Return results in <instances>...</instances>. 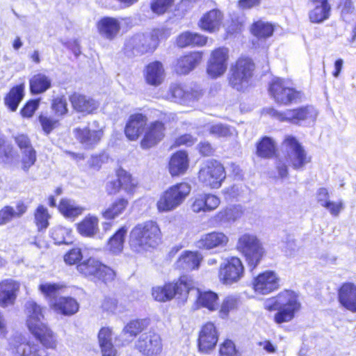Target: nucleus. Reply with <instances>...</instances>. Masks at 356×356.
<instances>
[{
  "label": "nucleus",
  "mask_w": 356,
  "mask_h": 356,
  "mask_svg": "<svg viewBox=\"0 0 356 356\" xmlns=\"http://www.w3.org/2000/svg\"><path fill=\"white\" fill-rule=\"evenodd\" d=\"M161 241L160 228L156 222L152 220L137 225L130 233V247L138 253L155 248Z\"/></svg>",
  "instance_id": "nucleus-1"
},
{
  "label": "nucleus",
  "mask_w": 356,
  "mask_h": 356,
  "mask_svg": "<svg viewBox=\"0 0 356 356\" xmlns=\"http://www.w3.org/2000/svg\"><path fill=\"white\" fill-rule=\"evenodd\" d=\"M194 287L193 280L186 275L181 276L176 282L156 286L152 289V296L158 302H167L173 298L185 302L188 293Z\"/></svg>",
  "instance_id": "nucleus-2"
},
{
  "label": "nucleus",
  "mask_w": 356,
  "mask_h": 356,
  "mask_svg": "<svg viewBox=\"0 0 356 356\" xmlns=\"http://www.w3.org/2000/svg\"><path fill=\"white\" fill-rule=\"evenodd\" d=\"M265 307L268 310H278L275 315V321L282 323L289 322L294 317V314L300 309V304L296 294L286 290L267 300Z\"/></svg>",
  "instance_id": "nucleus-3"
},
{
  "label": "nucleus",
  "mask_w": 356,
  "mask_h": 356,
  "mask_svg": "<svg viewBox=\"0 0 356 356\" xmlns=\"http://www.w3.org/2000/svg\"><path fill=\"white\" fill-rule=\"evenodd\" d=\"M191 191V186L187 182L173 184L159 195L156 206L159 213H168L176 210L186 200Z\"/></svg>",
  "instance_id": "nucleus-4"
},
{
  "label": "nucleus",
  "mask_w": 356,
  "mask_h": 356,
  "mask_svg": "<svg viewBox=\"0 0 356 356\" xmlns=\"http://www.w3.org/2000/svg\"><path fill=\"white\" fill-rule=\"evenodd\" d=\"M236 249L243 254L248 265L255 268L265 255V249L262 242L253 233L245 232L238 237Z\"/></svg>",
  "instance_id": "nucleus-5"
},
{
  "label": "nucleus",
  "mask_w": 356,
  "mask_h": 356,
  "mask_svg": "<svg viewBox=\"0 0 356 356\" xmlns=\"http://www.w3.org/2000/svg\"><path fill=\"white\" fill-rule=\"evenodd\" d=\"M282 146L285 152L286 161L293 169H302L310 163L311 156L308 155L304 147L294 136H286Z\"/></svg>",
  "instance_id": "nucleus-6"
},
{
  "label": "nucleus",
  "mask_w": 356,
  "mask_h": 356,
  "mask_svg": "<svg viewBox=\"0 0 356 356\" xmlns=\"http://www.w3.org/2000/svg\"><path fill=\"white\" fill-rule=\"evenodd\" d=\"M226 177L223 165L216 160H209L203 163L198 172V180L205 187L218 189L221 187Z\"/></svg>",
  "instance_id": "nucleus-7"
},
{
  "label": "nucleus",
  "mask_w": 356,
  "mask_h": 356,
  "mask_svg": "<svg viewBox=\"0 0 356 356\" xmlns=\"http://www.w3.org/2000/svg\"><path fill=\"white\" fill-rule=\"evenodd\" d=\"M254 69L251 59L239 58L231 67L229 84L237 90L244 89L252 76Z\"/></svg>",
  "instance_id": "nucleus-8"
},
{
  "label": "nucleus",
  "mask_w": 356,
  "mask_h": 356,
  "mask_svg": "<svg viewBox=\"0 0 356 356\" xmlns=\"http://www.w3.org/2000/svg\"><path fill=\"white\" fill-rule=\"evenodd\" d=\"M266 113L281 122L300 124L302 122H314L317 117V111L312 106H306L297 109H288L279 112L275 108H266Z\"/></svg>",
  "instance_id": "nucleus-9"
},
{
  "label": "nucleus",
  "mask_w": 356,
  "mask_h": 356,
  "mask_svg": "<svg viewBox=\"0 0 356 356\" xmlns=\"http://www.w3.org/2000/svg\"><path fill=\"white\" fill-rule=\"evenodd\" d=\"M104 127L95 120L87 126L76 127L73 130L75 138L86 149H93L97 145L104 135Z\"/></svg>",
  "instance_id": "nucleus-10"
},
{
  "label": "nucleus",
  "mask_w": 356,
  "mask_h": 356,
  "mask_svg": "<svg viewBox=\"0 0 356 356\" xmlns=\"http://www.w3.org/2000/svg\"><path fill=\"white\" fill-rule=\"evenodd\" d=\"M245 275V267L240 258L231 257L227 258L219 268L218 278L225 285L238 283Z\"/></svg>",
  "instance_id": "nucleus-11"
},
{
  "label": "nucleus",
  "mask_w": 356,
  "mask_h": 356,
  "mask_svg": "<svg viewBox=\"0 0 356 356\" xmlns=\"http://www.w3.org/2000/svg\"><path fill=\"white\" fill-rule=\"evenodd\" d=\"M78 271L86 277H94L106 282L114 280L115 273L113 269L90 257L77 265Z\"/></svg>",
  "instance_id": "nucleus-12"
},
{
  "label": "nucleus",
  "mask_w": 356,
  "mask_h": 356,
  "mask_svg": "<svg viewBox=\"0 0 356 356\" xmlns=\"http://www.w3.org/2000/svg\"><path fill=\"white\" fill-rule=\"evenodd\" d=\"M8 350L13 356H48L47 350L40 343L26 341L17 336L9 340Z\"/></svg>",
  "instance_id": "nucleus-13"
},
{
  "label": "nucleus",
  "mask_w": 356,
  "mask_h": 356,
  "mask_svg": "<svg viewBox=\"0 0 356 356\" xmlns=\"http://www.w3.org/2000/svg\"><path fill=\"white\" fill-rule=\"evenodd\" d=\"M229 53L226 47H218L211 52L207 64V74L210 78H219L226 72L229 59Z\"/></svg>",
  "instance_id": "nucleus-14"
},
{
  "label": "nucleus",
  "mask_w": 356,
  "mask_h": 356,
  "mask_svg": "<svg viewBox=\"0 0 356 356\" xmlns=\"http://www.w3.org/2000/svg\"><path fill=\"white\" fill-rule=\"evenodd\" d=\"M269 93L275 102L286 105L300 97V93L290 86L288 81L280 78L273 79L269 86Z\"/></svg>",
  "instance_id": "nucleus-15"
},
{
  "label": "nucleus",
  "mask_w": 356,
  "mask_h": 356,
  "mask_svg": "<svg viewBox=\"0 0 356 356\" xmlns=\"http://www.w3.org/2000/svg\"><path fill=\"white\" fill-rule=\"evenodd\" d=\"M202 90L198 88H185L180 84H172L165 95V98L171 102L184 105H192L202 96Z\"/></svg>",
  "instance_id": "nucleus-16"
},
{
  "label": "nucleus",
  "mask_w": 356,
  "mask_h": 356,
  "mask_svg": "<svg viewBox=\"0 0 356 356\" xmlns=\"http://www.w3.org/2000/svg\"><path fill=\"white\" fill-rule=\"evenodd\" d=\"M162 29L154 30L151 38L144 34H137L130 38L127 42V47L136 49L139 53H144L149 49H154L160 40L165 38Z\"/></svg>",
  "instance_id": "nucleus-17"
},
{
  "label": "nucleus",
  "mask_w": 356,
  "mask_h": 356,
  "mask_svg": "<svg viewBox=\"0 0 356 356\" xmlns=\"http://www.w3.org/2000/svg\"><path fill=\"white\" fill-rule=\"evenodd\" d=\"M280 286V278L273 270H266L254 278L253 289L257 293L267 295L277 290Z\"/></svg>",
  "instance_id": "nucleus-18"
},
{
  "label": "nucleus",
  "mask_w": 356,
  "mask_h": 356,
  "mask_svg": "<svg viewBox=\"0 0 356 356\" xmlns=\"http://www.w3.org/2000/svg\"><path fill=\"white\" fill-rule=\"evenodd\" d=\"M136 348L145 355H156L162 351V340L160 335L155 332H145L138 338Z\"/></svg>",
  "instance_id": "nucleus-19"
},
{
  "label": "nucleus",
  "mask_w": 356,
  "mask_h": 356,
  "mask_svg": "<svg viewBox=\"0 0 356 356\" xmlns=\"http://www.w3.org/2000/svg\"><path fill=\"white\" fill-rule=\"evenodd\" d=\"M21 284L13 279H5L0 282V307H13L19 293Z\"/></svg>",
  "instance_id": "nucleus-20"
},
{
  "label": "nucleus",
  "mask_w": 356,
  "mask_h": 356,
  "mask_svg": "<svg viewBox=\"0 0 356 356\" xmlns=\"http://www.w3.org/2000/svg\"><path fill=\"white\" fill-rule=\"evenodd\" d=\"M218 335L216 327L211 323L204 325L198 336L197 344L199 351L204 354L210 353L216 347Z\"/></svg>",
  "instance_id": "nucleus-21"
},
{
  "label": "nucleus",
  "mask_w": 356,
  "mask_h": 356,
  "mask_svg": "<svg viewBox=\"0 0 356 356\" xmlns=\"http://www.w3.org/2000/svg\"><path fill=\"white\" fill-rule=\"evenodd\" d=\"M164 124L160 121H154L147 124L144 129L143 137L140 141L143 149H149L158 144L165 136Z\"/></svg>",
  "instance_id": "nucleus-22"
},
{
  "label": "nucleus",
  "mask_w": 356,
  "mask_h": 356,
  "mask_svg": "<svg viewBox=\"0 0 356 356\" xmlns=\"http://www.w3.org/2000/svg\"><path fill=\"white\" fill-rule=\"evenodd\" d=\"M25 307L26 325L31 332L47 325L44 322V308L32 300L28 301Z\"/></svg>",
  "instance_id": "nucleus-23"
},
{
  "label": "nucleus",
  "mask_w": 356,
  "mask_h": 356,
  "mask_svg": "<svg viewBox=\"0 0 356 356\" xmlns=\"http://www.w3.org/2000/svg\"><path fill=\"white\" fill-rule=\"evenodd\" d=\"M218 196L211 193H201L193 197L191 210L194 213H209L216 210L220 204Z\"/></svg>",
  "instance_id": "nucleus-24"
},
{
  "label": "nucleus",
  "mask_w": 356,
  "mask_h": 356,
  "mask_svg": "<svg viewBox=\"0 0 356 356\" xmlns=\"http://www.w3.org/2000/svg\"><path fill=\"white\" fill-rule=\"evenodd\" d=\"M96 27L102 38L113 40L120 32V22L117 18L104 17L97 22Z\"/></svg>",
  "instance_id": "nucleus-25"
},
{
  "label": "nucleus",
  "mask_w": 356,
  "mask_h": 356,
  "mask_svg": "<svg viewBox=\"0 0 356 356\" xmlns=\"http://www.w3.org/2000/svg\"><path fill=\"white\" fill-rule=\"evenodd\" d=\"M147 120L146 116L141 113L131 115L125 127L126 136L131 140L138 139L144 133Z\"/></svg>",
  "instance_id": "nucleus-26"
},
{
  "label": "nucleus",
  "mask_w": 356,
  "mask_h": 356,
  "mask_svg": "<svg viewBox=\"0 0 356 356\" xmlns=\"http://www.w3.org/2000/svg\"><path fill=\"white\" fill-rule=\"evenodd\" d=\"M222 19L223 15L221 11L213 9L203 15L198 22V26L204 31L215 33L220 29Z\"/></svg>",
  "instance_id": "nucleus-27"
},
{
  "label": "nucleus",
  "mask_w": 356,
  "mask_h": 356,
  "mask_svg": "<svg viewBox=\"0 0 356 356\" xmlns=\"http://www.w3.org/2000/svg\"><path fill=\"white\" fill-rule=\"evenodd\" d=\"M229 242V237L220 232H213L202 236L197 242L199 248L211 250L215 248L225 247Z\"/></svg>",
  "instance_id": "nucleus-28"
},
{
  "label": "nucleus",
  "mask_w": 356,
  "mask_h": 356,
  "mask_svg": "<svg viewBox=\"0 0 356 356\" xmlns=\"http://www.w3.org/2000/svg\"><path fill=\"white\" fill-rule=\"evenodd\" d=\"M339 301L344 308L356 313V285L344 283L339 290Z\"/></svg>",
  "instance_id": "nucleus-29"
},
{
  "label": "nucleus",
  "mask_w": 356,
  "mask_h": 356,
  "mask_svg": "<svg viewBox=\"0 0 356 356\" xmlns=\"http://www.w3.org/2000/svg\"><path fill=\"white\" fill-rule=\"evenodd\" d=\"M70 100L74 110L79 113L90 114L99 107V103L97 101L79 93L72 95Z\"/></svg>",
  "instance_id": "nucleus-30"
},
{
  "label": "nucleus",
  "mask_w": 356,
  "mask_h": 356,
  "mask_svg": "<svg viewBox=\"0 0 356 356\" xmlns=\"http://www.w3.org/2000/svg\"><path fill=\"white\" fill-rule=\"evenodd\" d=\"M143 75L147 84L158 86L165 79V70L161 63L154 61L145 67Z\"/></svg>",
  "instance_id": "nucleus-31"
},
{
  "label": "nucleus",
  "mask_w": 356,
  "mask_h": 356,
  "mask_svg": "<svg viewBox=\"0 0 356 356\" xmlns=\"http://www.w3.org/2000/svg\"><path fill=\"white\" fill-rule=\"evenodd\" d=\"M202 53L193 51L180 57L176 64L175 70L177 73L186 74L193 70L202 61Z\"/></svg>",
  "instance_id": "nucleus-32"
},
{
  "label": "nucleus",
  "mask_w": 356,
  "mask_h": 356,
  "mask_svg": "<svg viewBox=\"0 0 356 356\" xmlns=\"http://www.w3.org/2000/svg\"><path fill=\"white\" fill-rule=\"evenodd\" d=\"M202 260V256L197 252L186 251L175 263L177 268L189 271L197 269Z\"/></svg>",
  "instance_id": "nucleus-33"
},
{
  "label": "nucleus",
  "mask_w": 356,
  "mask_h": 356,
  "mask_svg": "<svg viewBox=\"0 0 356 356\" xmlns=\"http://www.w3.org/2000/svg\"><path fill=\"white\" fill-rule=\"evenodd\" d=\"M313 8L309 13L312 23H321L327 19L330 13V6L327 0H312Z\"/></svg>",
  "instance_id": "nucleus-34"
},
{
  "label": "nucleus",
  "mask_w": 356,
  "mask_h": 356,
  "mask_svg": "<svg viewBox=\"0 0 356 356\" xmlns=\"http://www.w3.org/2000/svg\"><path fill=\"white\" fill-rule=\"evenodd\" d=\"M76 229L82 236L92 238L99 230V218L95 215L88 214L76 224Z\"/></svg>",
  "instance_id": "nucleus-35"
},
{
  "label": "nucleus",
  "mask_w": 356,
  "mask_h": 356,
  "mask_svg": "<svg viewBox=\"0 0 356 356\" xmlns=\"http://www.w3.org/2000/svg\"><path fill=\"white\" fill-rule=\"evenodd\" d=\"M243 214V209L241 205H230L216 213L213 218L218 223H229L241 218Z\"/></svg>",
  "instance_id": "nucleus-36"
},
{
  "label": "nucleus",
  "mask_w": 356,
  "mask_h": 356,
  "mask_svg": "<svg viewBox=\"0 0 356 356\" xmlns=\"http://www.w3.org/2000/svg\"><path fill=\"white\" fill-rule=\"evenodd\" d=\"M51 307L59 314L71 316L78 312L79 305L74 298L60 297L54 302H51Z\"/></svg>",
  "instance_id": "nucleus-37"
},
{
  "label": "nucleus",
  "mask_w": 356,
  "mask_h": 356,
  "mask_svg": "<svg viewBox=\"0 0 356 356\" xmlns=\"http://www.w3.org/2000/svg\"><path fill=\"white\" fill-rule=\"evenodd\" d=\"M188 168V159L186 152L179 151L172 156L169 162V172L172 177L184 174Z\"/></svg>",
  "instance_id": "nucleus-38"
},
{
  "label": "nucleus",
  "mask_w": 356,
  "mask_h": 356,
  "mask_svg": "<svg viewBox=\"0 0 356 356\" xmlns=\"http://www.w3.org/2000/svg\"><path fill=\"white\" fill-rule=\"evenodd\" d=\"M38 339L40 345L45 349H56L58 345L56 335L48 327L47 325L39 327L35 332H31Z\"/></svg>",
  "instance_id": "nucleus-39"
},
{
  "label": "nucleus",
  "mask_w": 356,
  "mask_h": 356,
  "mask_svg": "<svg viewBox=\"0 0 356 356\" xmlns=\"http://www.w3.org/2000/svg\"><path fill=\"white\" fill-rule=\"evenodd\" d=\"M98 341L102 356H116L117 350L112 343V331L109 327H102L99 330Z\"/></svg>",
  "instance_id": "nucleus-40"
},
{
  "label": "nucleus",
  "mask_w": 356,
  "mask_h": 356,
  "mask_svg": "<svg viewBox=\"0 0 356 356\" xmlns=\"http://www.w3.org/2000/svg\"><path fill=\"white\" fill-rule=\"evenodd\" d=\"M29 86L31 93L42 94L51 88V79L43 73H38L30 79Z\"/></svg>",
  "instance_id": "nucleus-41"
},
{
  "label": "nucleus",
  "mask_w": 356,
  "mask_h": 356,
  "mask_svg": "<svg viewBox=\"0 0 356 356\" xmlns=\"http://www.w3.org/2000/svg\"><path fill=\"white\" fill-rule=\"evenodd\" d=\"M207 38L190 31H185L179 35L177 38V44L179 47L187 46H203L207 43Z\"/></svg>",
  "instance_id": "nucleus-42"
},
{
  "label": "nucleus",
  "mask_w": 356,
  "mask_h": 356,
  "mask_svg": "<svg viewBox=\"0 0 356 356\" xmlns=\"http://www.w3.org/2000/svg\"><path fill=\"white\" fill-rule=\"evenodd\" d=\"M59 211L67 218L74 219L80 216L84 209L70 199H62L58 205Z\"/></svg>",
  "instance_id": "nucleus-43"
},
{
  "label": "nucleus",
  "mask_w": 356,
  "mask_h": 356,
  "mask_svg": "<svg viewBox=\"0 0 356 356\" xmlns=\"http://www.w3.org/2000/svg\"><path fill=\"white\" fill-rule=\"evenodd\" d=\"M197 298L196 303L198 307H202L208 309L210 311L216 310L218 306V294L211 291H200L197 289Z\"/></svg>",
  "instance_id": "nucleus-44"
},
{
  "label": "nucleus",
  "mask_w": 356,
  "mask_h": 356,
  "mask_svg": "<svg viewBox=\"0 0 356 356\" xmlns=\"http://www.w3.org/2000/svg\"><path fill=\"white\" fill-rule=\"evenodd\" d=\"M129 202L125 198H118L106 209L102 211V215L103 218L108 220L115 219L118 217L127 209Z\"/></svg>",
  "instance_id": "nucleus-45"
},
{
  "label": "nucleus",
  "mask_w": 356,
  "mask_h": 356,
  "mask_svg": "<svg viewBox=\"0 0 356 356\" xmlns=\"http://www.w3.org/2000/svg\"><path fill=\"white\" fill-rule=\"evenodd\" d=\"M24 85L20 84L10 89L4 98L6 106L11 111H15L24 97Z\"/></svg>",
  "instance_id": "nucleus-46"
},
{
  "label": "nucleus",
  "mask_w": 356,
  "mask_h": 356,
  "mask_svg": "<svg viewBox=\"0 0 356 356\" xmlns=\"http://www.w3.org/2000/svg\"><path fill=\"white\" fill-rule=\"evenodd\" d=\"M116 175L119 178L121 189L128 195H133L138 186L137 180L123 169L118 170Z\"/></svg>",
  "instance_id": "nucleus-47"
},
{
  "label": "nucleus",
  "mask_w": 356,
  "mask_h": 356,
  "mask_svg": "<svg viewBox=\"0 0 356 356\" xmlns=\"http://www.w3.org/2000/svg\"><path fill=\"white\" fill-rule=\"evenodd\" d=\"M145 327V321L136 320L130 321L124 327L121 334V337L123 339L124 342L128 343L131 341L133 338L142 332Z\"/></svg>",
  "instance_id": "nucleus-48"
},
{
  "label": "nucleus",
  "mask_w": 356,
  "mask_h": 356,
  "mask_svg": "<svg viewBox=\"0 0 356 356\" xmlns=\"http://www.w3.org/2000/svg\"><path fill=\"white\" fill-rule=\"evenodd\" d=\"M128 229L123 226L110 238L108 243V249L113 254H119L123 250L124 238Z\"/></svg>",
  "instance_id": "nucleus-49"
},
{
  "label": "nucleus",
  "mask_w": 356,
  "mask_h": 356,
  "mask_svg": "<svg viewBox=\"0 0 356 356\" xmlns=\"http://www.w3.org/2000/svg\"><path fill=\"white\" fill-rule=\"evenodd\" d=\"M251 31L257 38L266 39L272 36L274 32V26L269 22L260 20L252 24Z\"/></svg>",
  "instance_id": "nucleus-50"
},
{
  "label": "nucleus",
  "mask_w": 356,
  "mask_h": 356,
  "mask_svg": "<svg viewBox=\"0 0 356 356\" xmlns=\"http://www.w3.org/2000/svg\"><path fill=\"white\" fill-rule=\"evenodd\" d=\"M64 286L57 283L44 282L39 285L40 291L49 300L50 306L51 302H54L56 296L63 290Z\"/></svg>",
  "instance_id": "nucleus-51"
},
{
  "label": "nucleus",
  "mask_w": 356,
  "mask_h": 356,
  "mask_svg": "<svg viewBox=\"0 0 356 356\" xmlns=\"http://www.w3.org/2000/svg\"><path fill=\"white\" fill-rule=\"evenodd\" d=\"M207 130L211 136L216 138H228L236 135L234 128L221 123L210 124Z\"/></svg>",
  "instance_id": "nucleus-52"
},
{
  "label": "nucleus",
  "mask_w": 356,
  "mask_h": 356,
  "mask_svg": "<svg viewBox=\"0 0 356 356\" xmlns=\"http://www.w3.org/2000/svg\"><path fill=\"white\" fill-rule=\"evenodd\" d=\"M51 215L43 205L37 207L34 213L35 223L39 231L45 230L49 226Z\"/></svg>",
  "instance_id": "nucleus-53"
},
{
  "label": "nucleus",
  "mask_w": 356,
  "mask_h": 356,
  "mask_svg": "<svg viewBox=\"0 0 356 356\" xmlns=\"http://www.w3.org/2000/svg\"><path fill=\"white\" fill-rule=\"evenodd\" d=\"M275 152V144L269 137H264L257 145V154L261 157L270 158Z\"/></svg>",
  "instance_id": "nucleus-54"
},
{
  "label": "nucleus",
  "mask_w": 356,
  "mask_h": 356,
  "mask_svg": "<svg viewBox=\"0 0 356 356\" xmlns=\"http://www.w3.org/2000/svg\"><path fill=\"white\" fill-rule=\"evenodd\" d=\"M16 156L13 147L6 143L4 138L0 136V163H11Z\"/></svg>",
  "instance_id": "nucleus-55"
},
{
  "label": "nucleus",
  "mask_w": 356,
  "mask_h": 356,
  "mask_svg": "<svg viewBox=\"0 0 356 356\" xmlns=\"http://www.w3.org/2000/svg\"><path fill=\"white\" fill-rule=\"evenodd\" d=\"M51 109L56 116H63L68 112L67 99L64 95L54 97L51 102Z\"/></svg>",
  "instance_id": "nucleus-56"
},
{
  "label": "nucleus",
  "mask_w": 356,
  "mask_h": 356,
  "mask_svg": "<svg viewBox=\"0 0 356 356\" xmlns=\"http://www.w3.org/2000/svg\"><path fill=\"white\" fill-rule=\"evenodd\" d=\"M36 152L34 149L21 152L20 165L24 172H27L36 161Z\"/></svg>",
  "instance_id": "nucleus-57"
},
{
  "label": "nucleus",
  "mask_w": 356,
  "mask_h": 356,
  "mask_svg": "<svg viewBox=\"0 0 356 356\" xmlns=\"http://www.w3.org/2000/svg\"><path fill=\"white\" fill-rule=\"evenodd\" d=\"M237 305V298L232 296L226 297L221 305L220 309V315L222 318H225L228 316L229 312L234 310Z\"/></svg>",
  "instance_id": "nucleus-58"
},
{
  "label": "nucleus",
  "mask_w": 356,
  "mask_h": 356,
  "mask_svg": "<svg viewBox=\"0 0 356 356\" xmlns=\"http://www.w3.org/2000/svg\"><path fill=\"white\" fill-rule=\"evenodd\" d=\"M174 0H153L151 10L156 15L165 13L173 4Z\"/></svg>",
  "instance_id": "nucleus-59"
},
{
  "label": "nucleus",
  "mask_w": 356,
  "mask_h": 356,
  "mask_svg": "<svg viewBox=\"0 0 356 356\" xmlns=\"http://www.w3.org/2000/svg\"><path fill=\"white\" fill-rule=\"evenodd\" d=\"M72 230L62 226L54 227L51 231V236L56 243H63L66 237L70 236Z\"/></svg>",
  "instance_id": "nucleus-60"
},
{
  "label": "nucleus",
  "mask_w": 356,
  "mask_h": 356,
  "mask_svg": "<svg viewBox=\"0 0 356 356\" xmlns=\"http://www.w3.org/2000/svg\"><path fill=\"white\" fill-rule=\"evenodd\" d=\"M83 258V253L79 248H74L64 255V261L68 265L76 264Z\"/></svg>",
  "instance_id": "nucleus-61"
},
{
  "label": "nucleus",
  "mask_w": 356,
  "mask_h": 356,
  "mask_svg": "<svg viewBox=\"0 0 356 356\" xmlns=\"http://www.w3.org/2000/svg\"><path fill=\"white\" fill-rule=\"evenodd\" d=\"M220 356H238L235 344L231 340L225 341L220 346Z\"/></svg>",
  "instance_id": "nucleus-62"
},
{
  "label": "nucleus",
  "mask_w": 356,
  "mask_h": 356,
  "mask_svg": "<svg viewBox=\"0 0 356 356\" xmlns=\"http://www.w3.org/2000/svg\"><path fill=\"white\" fill-rule=\"evenodd\" d=\"M13 207L5 206L0 209V225H4L12 221L13 217Z\"/></svg>",
  "instance_id": "nucleus-63"
},
{
  "label": "nucleus",
  "mask_w": 356,
  "mask_h": 356,
  "mask_svg": "<svg viewBox=\"0 0 356 356\" xmlns=\"http://www.w3.org/2000/svg\"><path fill=\"white\" fill-rule=\"evenodd\" d=\"M39 102V99H34L27 102L21 111L22 116L26 118L31 117L35 111L38 109Z\"/></svg>",
  "instance_id": "nucleus-64"
}]
</instances>
